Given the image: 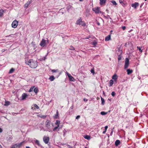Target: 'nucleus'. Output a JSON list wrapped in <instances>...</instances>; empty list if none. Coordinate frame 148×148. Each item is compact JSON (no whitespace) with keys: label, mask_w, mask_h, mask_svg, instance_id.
Returning a JSON list of instances; mask_svg holds the SVG:
<instances>
[{"label":"nucleus","mask_w":148,"mask_h":148,"mask_svg":"<svg viewBox=\"0 0 148 148\" xmlns=\"http://www.w3.org/2000/svg\"><path fill=\"white\" fill-rule=\"evenodd\" d=\"M25 62L26 64L29 65L30 67L33 69L36 68L37 66V62L32 59H25Z\"/></svg>","instance_id":"obj_1"},{"label":"nucleus","mask_w":148,"mask_h":148,"mask_svg":"<svg viewBox=\"0 0 148 148\" xmlns=\"http://www.w3.org/2000/svg\"><path fill=\"white\" fill-rule=\"evenodd\" d=\"M77 25H81L82 26H85L86 25L85 23L82 21L81 17L76 22Z\"/></svg>","instance_id":"obj_2"},{"label":"nucleus","mask_w":148,"mask_h":148,"mask_svg":"<svg viewBox=\"0 0 148 148\" xmlns=\"http://www.w3.org/2000/svg\"><path fill=\"white\" fill-rule=\"evenodd\" d=\"M129 65V59L128 58H126L125 60L124 69H127Z\"/></svg>","instance_id":"obj_3"},{"label":"nucleus","mask_w":148,"mask_h":148,"mask_svg":"<svg viewBox=\"0 0 148 148\" xmlns=\"http://www.w3.org/2000/svg\"><path fill=\"white\" fill-rule=\"evenodd\" d=\"M18 22L16 20H14L13 21L12 24V27L14 28H16L18 25Z\"/></svg>","instance_id":"obj_4"},{"label":"nucleus","mask_w":148,"mask_h":148,"mask_svg":"<svg viewBox=\"0 0 148 148\" xmlns=\"http://www.w3.org/2000/svg\"><path fill=\"white\" fill-rule=\"evenodd\" d=\"M51 124V122L49 120H47L45 122V126L48 129H50V125Z\"/></svg>","instance_id":"obj_5"},{"label":"nucleus","mask_w":148,"mask_h":148,"mask_svg":"<svg viewBox=\"0 0 148 148\" xmlns=\"http://www.w3.org/2000/svg\"><path fill=\"white\" fill-rule=\"evenodd\" d=\"M43 140L45 144H48L49 142V137L44 136L43 138Z\"/></svg>","instance_id":"obj_6"},{"label":"nucleus","mask_w":148,"mask_h":148,"mask_svg":"<svg viewBox=\"0 0 148 148\" xmlns=\"http://www.w3.org/2000/svg\"><path fill=\"white\" fill-rule=\"evenodd\" d=\"M46 41L44 39H42L41 41L40 45L41 46L43 47L45 46L46 44Z\"/></svg>","instance_id":"obj_7"},{"label":"nucleus","mask_w":148,"mask_h":148,"mask_svg":"<svg viewBox=\"0 0 148 148\" xmlns=\"http://www.w3.org/2000/svg\"><path fill=\"white\" fill-rule=\"evenodd\" d=\"M92 10L93 11H94L96 14H98L99 12H101L100 11L99 8H93Z\"/></svg>","instance_id":"obj_8"},{"label":"nucleus","mask_w":148,"mask_h":148,"mask_svg":"<svg viewBox=\"0 0 148 148\" xmlns=\"http://www.w3.org/2000/svg\"><path fill=\"white\" fill-rule=\"evenodd\" d=\"M139 6V3L137 2H135L134 3H132L131 5L132 7L134 9H136V8Z\"/></svg>","instance_id":"obj_9"},{"label":"nucleus","mask_w":148,"mask_h":148,"mask_svg":"<svg viewBox=\"0 0 148 148\" xmlns=\"http://www.w3.org/2000/svg\"><path fill=\"white\" fill-rule=\"evenodd\" d=\"M28 97V95L25 93H23L22 95L21 99L22 100L25 99Z\"/></svg>","instance_id":"obj_10"},{"label":"nucleus","mask_w":148,"mask_h":148,"mask_svg":"<svg viewBox=\"0 0 148 148\" xmlns=\"http://www.w3.org/2000/svg\"><path fill=\"white\" fill-rule=\"evenodd\" d=\"M99 4L101 6L104 5L106 0H100Z\"/></svg>","instance_id":"obj_11"},{"label":"nucleus","mask_w":148,"mask_h":148,"mask_svg":"<svg viewBox=\"0 0 148 148\" xmlns=\"http://www.w3.org/2000/svg\"><path fill=\"white\" fill-rule=\"evenodd\" d=\"M119 51L120 52V54L118 56V61L121 60V55L122 54V51L121 50H119Z\"/></svg>","instance_id":"obj_12"},{"label":"nucleus","mask_w":148,"mask_h":148,"mask_svg":"<svg viewBox=\"0 0 148 148\" xmlns=\"http://www.w3.org/2000/svg\"><path fill=\"white\" fill-rule=\"evenodd\" d=\"M112 79L114 80V81L116 82L118 77L116 74H115L112 77Z\"/></svg>","instance_id":"obj_13"},{"label":"nucleus","mask_w":148,"mask_h":148,"mask_svg":"<svg viewBox=\"0 0 148 148\" xmlns=\"http://www.w3.org/2000/svg\"><path fill=\"white\" fill-rule=\"evenodd\" d=\"M126 71L127 72V74L128 75H130L133 72V70L130 69H127Z\"/></svg>","instance_id":"obj_14"},{"label":"nucleus","mask_w":148,"mask_h":148,"mask_svg":"<svg viewBox=\"0 0 148 148\" xmlns=\"http://www.w3.org/2000/svg\"><path fill=\"white\" fill-rule=\"evenodd\" d=\"M23 143L24 142L23 141L18 144H16L15 145L17 148V147L19 148L22 146Z\"/></svg>","instance_id":"obj_15"},{"label":"nucleus","mask_w":148,"mask_h":148,"mask_svg":"<svg viewBox=\"0 0 148 148\" xmlns=\"http://www.w3.org/2000/svg\"><path fill=\"white\" fill-rule=\"evenodd\" d=\"M83 137L85 139L88 140H89L90 139V136L88 135H84Z\"/></svg>","instance_id":"obj_16"},{"label":"nucleus","mask_w":148,"mask_h":148,"mask_svg":"<svg viewBox=\"0 0 148 148\" xmlns=\"http://www.w3.org/2000/svg\"><path fill=\"white\" fill-rule=\"evenodd\" d=\"M3 12L4 11L3 9H0V17L3 16Z\"/></svg>","instance_id":"obj_17"},{"label":"nucleus","mask_w":148,"mask_h":148,"mask_svg":"<svg viewBox=\"0 0 148 148\" xmlns=\"http://www.w3.org/2000/svg\"><path fill=\"white\" fill-rule=\"evenodd\" d=\"M111 39L110 35H109L105 38V40L106 41H108Z\"/></svg>","instance_id":"obj_18"},{"label":"nucleus","mask_w":148,"mask_h":148,"mask_svg":"<svg viewBox=\"0 0 148 148\" xmlns=\"http://www.w3.org/2000/svg\"><path fill=\"white\" fill-rule=\"evenodd\" d=\"M120 142L119 140H116L115 142V145L116 146H117L120 144Z\"/></svg>","instance_id":"obj_19"},{"label":"nucleus","mask_w":148,"mask_h":148,"mask_svg":"<svg viewBox=\"0 0 148 148\" xmlns=\"http://www.w3.org/2000/svg\"><path fill=\"white\" fill-rule=\"evenodd\" d=\"M30 3L31 2L30 1L27 2L24 5L25 7L27 8Z\"/></svg>","instance_id":"obj_20"},{"label":"nucleus","mask_w":148,"mask_h":148,"mask_svg":"<svg viewBox=\"0 0 148 148\" xmlns=\"http://www.w3.org/2000/svg\"><path fill=\"white\" fill-rule=\"evenodd\" d=\"M34 141L35 143L36 144H37L38 146H40V143L39 141L38 140L35 139L34 140Z\"/></svg>","instance_id":"obj_21"},{"label":"nucleus","mask_w":148,"mask_h":148,"mask_svg":"<svg viewBox=\"0 0 148 148\" xmlns=\"http://www.w3.org/2000/svg\"><path fill=\"white\" fill-rule=\"evenodd\" d=\"M69 78L70 81L73 82L74 81V79L72 76L70 75L69 77Z\"/></svg>","instance_id":"obj_22"},{"label":"nucleus","mask_w":148,"mask_h":148,"mask_svg":"<svg viewBox=\"0 0 148 148\" xmlns=\"http://www.w3.org/2000/svg\"><path fill=\"white\" fill-rule=\"evenodd\" d=\"M12 138V136L10 135L7 138L8 140V141H11Z\"/></svg>","instance_id":"obj_23"},{"label":"nucleus","mask_w":148,"mask_h":148,"mask_svg":"<svg viewBox=\"0 0 148 148\" xmlns=\"http://www.w3.org/2000/svg\"><path fill=\"white\" fill-rule=\"evenodd\" d=\"M15 69L12 68H11L10 70L9 73L10 74H11L14 71Z\"/></svg>","instance_id":"obj_24"},{"label":"nucleus","mask_w":148,"mask_h":148,"mask_svg":"<svg viewBox=\"0 0 148 148\" xmlns=\"http://www.w3.org/2000/svg\"><path fill=\"white\" fill-rule=\"evenodd\" d=\"M38 116L41 118L45 119L46 118L47 115H43L40 114H39L38 115Z\"/></svg>","instance_id":"obj_25"},{"label":"nucleus","mask_w":148,"mask_h":148,"mask_svg":"<svg viewBox=\"0 0 148 148\" xmlns=\"http://www.w3.org/2000/svg\"><path fill=\"white\" fill-rule=\"evenodd\" d=\"M113 83H114V81H113V80H112V79L110 80V81L109 86H112L113 84Z\"/></svg>","instance_id":"obj_26"},{"label":"nucleus","mask_w":148,"mask_h":148,"mask_svg":"<svg viewBox=\"0 0 148 148\" xmlns=\"http://www.w3.org/2000/svg\"><path fill=\"white\" fill-rule=\"evenodd\" d=\"M58 116V110H57L56 111V114L55 115V116H54V118L55 119H57Z\"/></svg>","instance_id":"obj_27"},{"label":"nucleus","mask_w":148,"mask_h":148,"mask_svg":"<svg viewBox=\"0 0 148 148\" xmlns=\"http://www.w3.org/2000/svg\"><path fill=\"white\" fill-rule=\"evenodd\" d=\"M49 79L51 81H53L55 79V77L53 76H51L49 78Z\"/></svg>","instance_id":"obj_28"},{"label":"nucleus","mask_w":148,"mask_h":148,"mask_svg":"<svg viewBox=\"0 0 148 148\" xmlns=\"http://www.w3.org/2000/svg\"><path fill=\"white\" fill-rule=\"evenodd\" d=\"M10 102L8 101H5V103L4 104V105L5 106H8L10 104Z\"/></svg>","instance_id":"obj_29"},{"label":"nucleus","mask_w":148,"mask_h":148,"mask_svg":"<svg viewBox=\"0 0 148 148\" xmlns=\"http://www.w3.org/2000/svg\"><path fill=\"white\" fill-rule=\"evenodd\" d=\"M34 92H35V93L37 94L38 92V88H34Z\"/></svg>","instance_id":"obj_30"},{"label":"nucleus","mask_w":148,"mask_h":148,"mask_svg":"<svg viewBox=\"0 0 148 148\" xmlns=\"http://www.w3.org/2000/svg\"><path fill=\"white\" fill-rule=\"evenodd\" d=\"M101 104L103 105L105 103L104 99L102 97H101Z\"/></svg>","instance_id":"obj_31"},{"label":"nucleus","mask_w":148,"mask_h":148,"mask_svg":"<svg viewBox=\"0 0 148 148\" xmlns=\"http://www.w3.org/2000/svg\"><path fill=\"white\" fill-rule=\"evenodd\" d=\"M60 124V122L59 121L56 120L55 124L59 126V125Z\"/></svg>","instance_id":"obj_32"},{"label":"nucleus","mask_w":148,"mask_h":148,"mask_svg":"<svg viewBox=\"0 0 148 148\" xmlns=\"http://www.w3.org/2000/svg\"><path fill=\"white\" fill-rule=\"evenodd\" d=\"M108 128V126H106L105 127V130L103 132V134L105 133L106 132V131L107 129Z\"/></svg>","instance_id":"obj_33"},{"label":"nucleus","mask_w":148,"mask_h":148,"mask_svg":"<svg viewBox=\"0 0 148 148\" xmlns=\"http://www.w3.org/2000/svg\"><path fill=\"white\" fill-rule=\"evenodd\" d=\"M34 86L32 87H31L30 89H29V90L28 91V92H31L32 91L34 90Z\"/></svg>","instance_id":"obj_34"},{"label":"nucleus","mask_w":148,"mask_h":148,"mask_svg":"<svg viewBox=\"0 0 148 148\" xmlns=\"http://www.w3.org/2000/svg\"><path fill=\"white\" fill-rule=\"evenodd\" d=\"M119 2L122 5L124 6L125 5V3L122 0H119Z\"/></svg>","instance_id":"obj_35"},{"label":"nucleus","mask_w":148,"mask_h":148,"mask_svg":"<svg viewBox=\"0 0 148 148\" xmlns=\"http://www.w3.org/2000/svg\"><path fill=\"white\" fill-rule=\"evenodd\" d=\"M72 6H71V5H69V6H68L66 8L67 10L68 11L71 8Z\"/></svg>","instance_id":"obj_36"},{"label":"nucleus","mask_w":148,"mask_h":148,"mask_svg":"<svg viewBox=\"0 0 148 148\" xmlns=\"http://www.w3.org/2000/svg\"><path fill=\"white\" fill-rule=\"evenodd\" d=\"M111 2L113 3L114 5H116L117 4L115 1L113 0L111 1Z\"/></svg>","instance_id":"obj_37"},{"label":"nucleus","mask_w":148,"mask_h":148,"mask_svg":"<svg viewBox=\"0 0 148 148\" xmlns=\"http://www.w3.org/2000/svg\"><path fill=\"white\" fill-rule=\"evenodd\" d=\"M100 114L102 115H105L107 114V112H101L100 113Z\"/></svg>","instance_id":"obj_38"},{"label":"nucleus","mask_w":148,"mask_h":148,"mask_svg":"<svg viewBox=\"0 0 148 148\" xmlns=\"http://www.w3.org/2000/svg\"><path fill=\"white\" fill-rule=\"evenodd\" d=\"M51 71L52 72L54 73L58 71V69L56 70L53 69L51 70Z\"/></svg>","instance_id":"obj_39"},{"label":"nucleus","mask_w":148,"mask_h":148,"mask_svg":"<svg viewBox=\"0 0 148 148\" xmlns=\"http://www.w3.org/2000/svg\"><path fill=\"white\" fill-rule=\"evenodd\" d=\"M137 48L139 50L140 52H142V50L141 49L142 48V47H137Z\"/></svg>","instance_id":"obj_40"},{"label":"nucleus","mask_w":148,"mask_h":148,"mask_svg":"<svg viewBox=\"0 0 148 148\" xmlns=\"http://www.w3.org/2000/svg\"><path fill=\"white\" fill-rule=\"evenodd\" d=\"M97 43L96 41H94L93 42H92V44L94 45V46H95L97 44Z\"/></svg>","instance_id":"obj_41"},{"label":"nucleus","mask_w":148,"mask_h":148,"mask_svg":"<svg viewBox=\"0 0 148 148\" xmlns=\"http://www.w3.org/2000/svg\"><path fill=\"white\" fill-rule=\"evenodd\" d=\"M69 49L70 50H75V48H74V47L72 46H70V48Z\"/></svg>","instance_id":"obj_42"},{"label":"nucleus","mask_w":148,"mask_h":148,"mask_svg":"<svg viewBox=\"0 0 148 148\" xmlns=\"http://www.w3.org/2000/svg\"><path fill=\"white\" fill-rule=\"evenodd\" d=\"M90 71L91 73H93V75L95 74V73L94 70V69H92Z\"/></svg>","instance_id":"obj_43"},{"label":"nucleus","mask_w":148,"mask_h":148,"mask_svg":"<svg viewBox=\"0 0 148 148\" xmlns=\"http://www.w3.org/2000/svg\"><path fill=\"white\" fill-rule=\"evenodd\" d=\"M59 127V126L57 125V126L55 127L53 129V131H55Z\"/></svg>","instance_id":"obj_44"},{"label":"nucleus","mask_w":148,"mask_h":148,"mask_svg":"<svg viewBox=\"0 0 148 148\" xmlns=\"http://www.w3.org/2000/svg\"><path fill=\"white\" fill-rule=\"evenodd\" d=\"M115 93L114 91L112 92L111 93V95L113 97H114V96L115 95Z\"/></svg>","instance_id":"obj_45"},{"label":"nucleus","mask_w":148,"mask_h":148,"mask_svg":"<svg viewBox=\"0 0 148 148\" xmlns=\"http://www.w3.org/2000/svg\"><path fill=\"white\" fill-rule=\"evenodd\" d=\"M34 106L37 109H39V106L36 104H34Z\"/></svg>","instance_id":"obj_46"},{"label":"nucleus","mask_w":148,"mask_h":148,"mask_svg":"<svg viewBox=\"0 0 148 148\" xmlns=\"http://www.w3.org/2000/svg\"><path fill=\"white\" fill-rule=\"evenodd\" d=\"M66 74L68 76V77H69V76H70V75H71V74H69V73H68V72H66Z\"/></svg>","instance_id":"obj_47"},{"label":"nucleus","mask_w":148,"mask_h":148,"mask_svg":"<svg viewBox=\"0 0 148 148\" xmlns=\"http://www.w3.org/2000/svg\"><path fill=\"white\" fill-rule=\"evenodd\" d=\"M122 28L123 30H125L126 28V27L125 26H123L122 27Z\"/></svg>","instance_id":"obj_48"},{"label":"nucleus","mask_w":148,"mask_h":148,"mask_svg":"<svg viewBox=\"0 0 148 148\" xmlns=\"http://www.w3.org/2000/svg\"><path fill=\"white\" fill-rule=\"evenodd\" d=\"M80 116L79 115H78L76 117V119H79L80 118Z\"/></svg>","instance_id":"obj_49"},{"label":"nucleus","mask_w":148,"mask_h":148,"mask_svg":"<svg viewBox=\"0 0 148 148\" xmlns=\"http://www.w3.org/2000/svg\"><path fill=\"white\" fill-rule=\"evenodd\" d=\"M11 148H17V147H16V146L15 145H14Z\"/></svg>","instance_id":"obj_50"},{"label":"nucleus","mask_w":148,"mask_h":148,"mask_svg":"<svg viewBox=\"0 0 148 148\" xmlns=\"http://www.w3.org/2000/svg\"><path fill=\"white\" fill-rule=\"evenodd\" d=\"M84 101H88V99L86 98H84Z\"/></svg>","instance_id":"obj_51"},{"label":"nucleus","mask_w":148,"mask_h":148,"mask_svg":"<svg viewBox=\"0 0 148 148\" xmlns=\"http://www.w3.org/2000/svg\"><path fill=\"white\" fill-rule=\"evenodd\" d=\"M73 108V105H72L71 107L70 108V109L71 110H72Z\"/></svg>","instance_id":"obj_52"},{"label":"nucleus","mask_w":148,"mask_h":148,"mask_svg":"<svg viewBox=\"0 0 148 148\" xmlns=\"http://www.w3.org/2000/svg\"><path fill=\"white\" fill-rule=\"evenodd\" d=\"M6 50V49H3L1 50V52H3Z\"/></svg>","instance_id":"obj_53"},{"label":"nucleus","mask_w":148,"mask_h":148,"mask_svg":"<svg viewBox=\"0 0 148 148\" xmlns=\"http://www.w3.org/2000/svg\"><path fill=\"white\" fill-rule=\"evenodd\" d=\"M2 132V129L0 128V133L1 132Z\"/></svg>","instance_id":"obj_54"},{"label":"nucleus","mask_w":148,"mask_h":148,"mask_svg":"<svg viewBox=\"0 0 148 148\" xmlns=\"http://www.w3.org/2000/svg\"><path fill=\"white\" fill-rule=\"evenodd\" d=\"M113 131V130H112V131L111 132V133H110V135H111V136L112 135V134Z\"/></svg>","instance_id":"obj_55"},{"label":"nucleus","mask_w":148,"mask_h":148,"mask_svg":"<svg viewBox=\"0 0 148 148\" xmlns=\"http://www.w3.org/2000/svg\"><path fill=\"white\" fill-rule=\"evenodd\" d=\"M97 24L98 25H100V23L99 22H98L97 23Z\"/></svg>","instance_id":"obj_56"},{"label":"nucleus","mask_w":148,"mask_h":148,"mask_svg":"<svg viewBox=\"0 0 148 148\" xmlns=\"http://www.w3.org/2000/svg\"><path fill=\"white\" fill-rule=\"evenodd\" d=\"M26 148H30V147H29L27 146L26 147Z\"/></svg>","instance_id":"obj_57"},{"label":"nucleus","mask_w":148,"mask_h":148,"mask_svg":"<svg viewBox=\"0 0 148 148\" xmlns=\"http://www.w3.org/2000/svg\"><path fill=\"white\" fill-rule=\"evenodd\" d=\"M90 37V36L89 37H87L85 38V39H88Z\"/></svg>","instance_id":"obj_58"},{"label":"nucleus","mask_w":148,"mask_h":148,"mask_svg":"<svg viewBox=\"0 0 148 148\" xmlns=\"http://www.w3.org/2000/svg\"><path fill=\"white\" fill-rule=\"evenodd\" d=\"M84 0H79V1H83Z\"/></svg>","instance_id":"obj_59"},{"label":"nucleus","mask_w":148,"mask_h":148,"mask_svg":"<svg viewBox=\"0 0 148 148\" xmlns=\"http://www.w3.org/2000/svg\"><path fill=\"white\" fill-rule=\"evenodd\" d=\"M0 148H2V147L0 145Z\"/></svg>","instance_id":"obj_60"},{"label":"nucleus","mask_w":148,"mask_h":148,"mask_svg":"<svg viewBox=\"0 0 148 148\" xmlns=\"http://www.w3.org/2000/svg\"><path fill=\"white\" fill-rule=\"evenodd\" d=\"M47 43H49V41H48V40H47Z\"/></svg>","instance_id":"obj_61"},{"label":"nucleus","mask_w":148,"mask_h":148,"mask_svg":"<svg viewBox=\"0 0 148 148\" xmlns=\"http://www.w3.org/2000/svg\"><path fill=\"white\" fill-rule=\"evenodd\" d=\"M143 5V4H142L141 5H140V7H141V6Z\"/></svg>","instance_id":"obj_62"},{"label":"nucleus","mask_w":148,"mask_h":148,"mask_svg":"<svg viewBox=\"0 0 148 148\" xmlns=\"http://www.w3.org/2000/svg\"><path fill=\"white\" fill-rule=\"evenodd\" d=\"M112 32H113V31L112 30H111L110 31V33H112Z\"/></svg>","instance_id":"obj_63"},{"label":"nucleus","mask_w":148,"mask_h":148,"mask_svg":"<svg viewBox=\"0 0 148 148\" xmlns=\"http://www.w3.org/2000/svg\"><path fill=\"white\" fill-rule=\"evenodd\" d=\"M84 148H87V147H86Z\"/></svg>","instance_id":"obj_64"}]
</instances>
